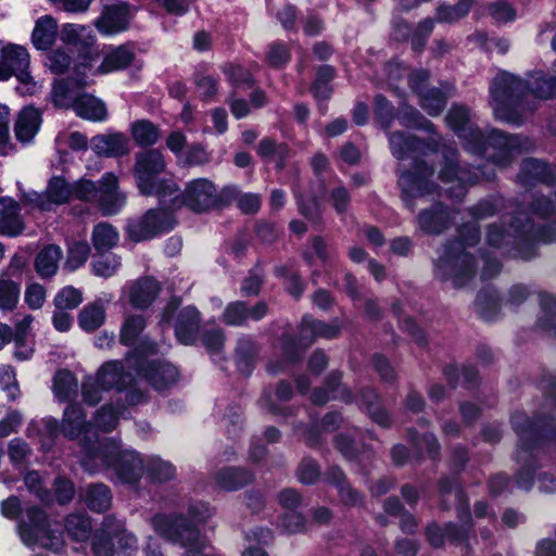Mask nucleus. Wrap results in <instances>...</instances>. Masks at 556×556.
<instances>
[{
  "mask_svg": "<svg viewBox=\"0 0 556 556\" xmlns=\"http://www.w3.org/2000/svg\"><path fill=\"white\" fill-rule=\"evenodd\" d=\"M216 201V188L206 178H198L190 181L182 194V203L194 212L207 211L215 205Z\"/></svg>",
  "mask_w": 556,
  "mask_h": 556,
  "instance_id": "21",
  "label": "nucleus"
},
{
  "mask_svg": "<svg viewBox=\"0 0 556 556\" xmlns=\"http://www.w3.org/2000/svg\"><path fill=\"white\" fill-rule=\"evenodd\" d=\"M427 536L431 545L439 547L444 543L445 539L453 542L459 541L463 533H460V530L453 525H447L444 530L437 525H432L427 529Z\"/></svg>",
  "mask_w": 556,
  "mask_h": 556,
  "instance_id": "54",
  "label": "nucleus"
},
{
  "mask_svg": "<svg viewBox=\"0 0 556 556\" xmlns=\"http://www.w3.org/2000/svg\"><path fill=\"white\" fill-rule=\"evenodd\" d=\"M63 256L59 245L45 247L36 256L35 268L41 278H48L56 274L59 263Z\"/></svg>",
  "mask_w": 556,
  "mask_h": 556,
  "instance_id": "36",
  "label": "nucleus"
},
{
  "mask_svg": "<svg viewBox=\"0 0 556 556\" xmlns=\"http://www.w3.org/2000/svg\"><path fill=\"white\" fill-rule=\"evenodd\" d=\"M71 199H73V187L61 176H53L43 192L30 191L23 195V202L40 211H52Z\"/></svg>",
  "mask_w": 556,
  "mask_h": 556,
  "instance_id": "17",
  "label": "nucleus"
},
{
  "mask_svg": "<svg viewBox=\"0 0 556 556\" xmlns=\"http://www.w3.org/2000/svg\"><path fill=\"white\" fill-rule=\"evenodd\" d=\"M248 319V308L245 304L240 301L228 304L223 315L224 323L231 326H241Z\"/></svg>",
  "mask_w": 556,
  "mask_h": 556,
  "instance_id": "59",
  "label": "nucleus"
},
{
  "mask_svg": "<svg viewBox=\"0 0 556 556\" xmlns=\"http://www.w3.org/2000/svg\"><path fill=\"white\" fill-rule=\"evenodd\" d=\"M17 534L28 547L40 546L56 552L62 543V534L52 528L47 514L36 506L25 509L17 522Z\"/></svg>",
  "mask_w": 556,
  "mask_h": 556,
  "instance_id": "10",
  "label": "nucleus"
},
{
  "mask_svg": "<svg viewBox=\"0 0 556 556\" xmlns=\"http://www.w3.org/2000/svg\"><path fill=\"white\" fill-rule=\"evenodd\" d=\"M62 432L70 439L80 440L84 450L81 465L91 473L111 469L121 483L129 486L138 483L144 469L159 482L175 476V468L168 462L156 456L143 460L134 450H123L114 439L100 441L93 426L85 422V414L77 404L65 408Z\"/></svg>",
  "mask_w": 556,
  "mask_h": 556,
  "instance_id": "1",
  "label": "nucleus"
},
{
  "mask_svg": "<svg viewBox=\"0 0 556 556\" xmlns=\"http://www.w3.org/2000/svg\"><path fill=\"white\" fill-rule=\"evenodd\" d=\"M165 161L157 150H148L137 155L135 176L142 194H155L162 203L167 197L176 194L178 188L173 180H159L157 175L164 172Z\"/></svg>",
  "mask_w": 556,
  "mask_h": 556,
  "instance_id": "9",
  "label": "nucleus"
},
{
  "mask_svg": "<svg viewBox=\"0 0 556 556\" xmlns=\"http://www.w3.org/2000/svg\"><path fill=\"white\" fill-rule=\"evenodd\" d=\"M113 539V533L105 531L103 522L101 530L97 531L92 539V552L94 556H114Z\"/></svg>",
  "mask_w": 556,
  "mask_h": 556,
  "instance_id": "57",
  "label": "nucleus"
},
{
  "mask_svg": "<svg viewBox=\"0 0 556 556\" xmlns=\"http://www.w3.org/2000/svg\"><path fill=\"white\" fill-rule=\"evenodd\" d=\"M72 187L73 198L96 202L104 215L116 214L126 202L125 194L118 190V178L112 173L102 176L99 187L88 179H80Z\"/></svg>",
  "mask_w": 556,
  "mask_h": 556,
  "instance_id": "11",
  "label": "nucleus"
},
{
  "mask_svg": "<svg viewBox=\"0 0 556 556\" xmlns=\"http://www.w3.org/2000/svg\"><path fill=\"white\" fill-rule=\"evenodd\" d=\"M135 142L140 147L153 146L160 139V129L147 119L136 121L130 127Z\"/></svg>",
  "mask_w": 556,
  "mask_h": 556,
  "instance_id": "42",
  "label": "nucleus"
},
{
  "mask_svg": "<svg viewBox=\"0 0 556 556\" xmlns=\"http://www.w3.org/2000/svg\"><path fill=\"white\" fill-rule=\"evenodd\" d=\"M340 332V326L337 323L326 324L305 316L301 324V343L308 345L314 338L323 337L326 339L334 338Z\"/></svg>",
  "mask_w": 556,
  "mask_h": 556,
  "instance_id": "31",
  "label": "nucleus"
},
{
  "mask_svg": "<svg viewBox=\"0 0 556 556\" xmlns=\"http://www.w3.org/2000/svg\"><path fill=\"white\" fill-rule=\"evenodd\" d=\"M448 214L441 206L434 211H424L418 217L420 229L428 233H440L447 224Z\"/></svg>",
  "mask_w": 556,
  "mask_h": 556,
  "instance_id": "44",
  "label": "nucleus"
},
{
  "mask_svg": "<svg viewBox=\"0 0 556 556\" xmlns=\"http://www.w3.org/2000/svg\"><path fill=\"white\" fill-rule=\"evenodd\" d=\"M84 498L87 506L97 513L109 509L112 503L111 491L106 485L102 483L89 485L86 489Z\"/></svg>",
  "mask_w": 556,
  "mask_h": 556,
  "instance_id": "40",
  "label": "nucleus"
},
{
  "mask_svg": "<svg viewBox=\"0 0 556 556\" xmlns=\"http://www.w3.org/2000/svg\"><path fill=\"white\" fill-rule=\"evenodd\" d=\"M130 18L129 5L116 1L103 8L102 14L94 25L102 35L112 36L126 30Z\"/></svg>",
  "mask_w": 556,
  "mask_h": 556,
  "instance_id": "22",
  "label": "nucleus"
},
{
  "mask_svg": "<svg viewBox=\"0 0 556 556\" xmlns=\"http://www.w3.org/2000/svg\"><path fill=\"white\" fill-rule=\"evenodd\" d=\"M143 346L148 350V352L144 354L146 359L140 362L138 361V358H140L143 354V351L141 350H136V352L127 359L129 364L138 363V375L143 377L151 386L157 390H163L175 383L178 377L176 367L159 358H148L155 352L154 344H147L144 342Z\"/></svg>",
  "mask_w": 556,
  "mask_h": 556,
  "instance_id": "14",
  "label": "nucleus"
},
{
  "mask_svg": "<svg viewBox=\"0 0 556 556\" xmlns=\"http://www.w3.org/2000/svg\"><path fill=\"white\" fill-rule=\"evenodd\" d=\"M173 227L169 208L150 210L141 218L129 223L127 230L135 241L148 240Z\"/></svg>",
  "mask_w": 556,
  "mask_h": 556,
  "instance_id": "18",
  "label": "nucleus"
},
{
  "mask_svg": "<svg viewBox=\"0 0 556 556\" xmlns=\"http://www.w3.org/2000/svg\"><path fill=\"white\" fill-rule=\"evenodd\" d=\"M256 353L257 349L252 339L242 338L239 340L236 352V362L239 370L244 375L251 372Z\"/></svg>",
  "mask_w": 556,
  "mask_h": 556,
  "instance_id": "47",
  "label": "nucleus"
},
{
  "mask_svg": "<svg viewBox=\"0 0 556 556\" xmlns=\"http://www.w3.org/2000/svg\"><path fill=\"white\" fill-rule=\"evenodd\" d=\"M173 227L169 208L150 210L141 218L129 223L127 230L135 241L148 240Z\"/></svg>",
  "mask_w": 556,
  "mask_h": 556,
  "instance_id": "20",
  "label": "nucleus"
},
{
  "mask_svg": "<svg viewBox=\"0 0 556 556\" xmlns=\"http://www.w3.org/2000/svg\"><path fill=\"white\" fill-rule=\"evenodd\" d=\"M23 230V224L18 217V204L12 198L0 199V233L17 236Z\"/></svg>",
  "mask_w": 556,
  "mask_h": 556,
  "instance_id": "30",
  "label": "nucleus"
},
{
  "mask_svg": "<svg viewBox=\"0 0 556 556\" xmlns=\"http://www.w3.org/2000/svg\"><path fill=\"white\" fill-rule=\"evenodd\" d=\"M510 231H504L497 225H490L486 232V243L503 254L522 260H530L535 255L538 243H549L552 238L543 233H532V225L522 223L521 225L511 224Z\"/></svg>",
  "mask_w": 556,
  "mask_h": 556,
  "instance_id": "8",
  "label": "nucleus"
},
{
  "mask_svg": "<svg viewBox=\"0 0 556 556\" xmlns=\"http://www.w3.org/2000/svg\"><path fill=\"white\" fill-rule=\"evenodd\" d=\"M65 529L72 539L85 541L89 538L92 527L85 514H72L65 520Z\"/></svg>",
  "mask_w": 556,
  "mask_h": 556,
  "instance_id": "48",
  "label": "nucleus"
},
{
  "mask_svg": "<svg viewBox=\"0 0 556 556\" xmlns=\"http://www.w3.org/2000/svg\"><path fill=\"white\" fill-rule=\"evenodd\" d=\"M105 318V303L102 299H97L79 312L78 325L84 331L92 332L104 324Z\"/></svg>",
  "mask_w": 556,
  "mask_h": 556,
  "instance_id": "35",
  "label": "nucleus"
},
{
  "mask_svg": "<svg viewBox=\"0 0 556 556\" xmlns=\"http://www.w3.org/2000/svg\"><path fill=\"white\" fill-rule=\"evenodd\" d=\"M251 480V473L241 468H224L216 475L217 485L226 491H233L242 488Z\"/></svg>",
  "mask_w": 556,
  "mask_h": 556,
  "instance_id": "39",
  "label": "nucleus"
},
{
  "mask_svg": "<svg viewBox=\"0 0 556 556\" xmlns=\"http://www.w3.org/2000/svg\"><path fill=\"white\" fill-rule=\"evenodd\" d=\"M42 124V112L35 106L21 110L15 122V136L22 142H30Z\"/></svg>",
  "mask_w": 556,
  "mask_h": 556,
  "instance_id": "25",
  "label": "nucleus"
},
{
  "mask_svg": "<svg viewBox=\"0 0 556 556\" xmlns=\"http://www.w3.org/2000/svg\"><path fill=\"white\" fill-rule=\"evenodd\" d=\"M357 403L367 407L370 417L381 426L389 425V415L379 405V397L372 390L361 393Z\"/></svg>",
  "mask_w": 556,
  "mask_h": 556,
  "instance_id": "51",
  "label": "nucleus"
},
{
  "mask_svg": "<svg viewBox=\"0 0 556 556\" xmlns=\"http://www.w3.org/2000/svg\"><path fill=\"white\" fill-rule=\"evenodd\" d=\"M30 55L26 48L10 43L1 49L0 81L15 77L18 81L17 90L23 94H35L41 86L30 75L28 68Z\"/></svg>",
  "mask_w": 556,
  "mask_h": 556,
  "instance_id": "12",
  "label": "nucleus"
},
{
  "mask_svg": "<svg viewBox=\"0 0 556 556\" xmlns=\"http://www.w3.org/2000/svg\"><path fill=\"white\" fill-rule=\"evenodd\" d=\"M144 328L146 320L141 315L126 316L119 331L121 343L124 345H134Z\"/></svg>",
  "mask_w": 556,
  "mask_h": 556,
  "instance_id": "46",
  "label": "nucleus"
},
{
  "mask_svg": "<svg viewBox=\"0 0 556 556\" xmlns=\"http://www.w3.org/2000/svg\"><path fill=\"white\" fill-rule=\"evenodd\" d=\"M59 35L56 20L51 15L39 17L31 33V42L38 50H48L55 42Z\"/></svg>",
  "mask_w": 556,
  "mask_h": 556,
  "instance_id": "26",
  "label": "nucleus"
},
{
  "mask_svg": "<svg viewBox=\"0 0 556 556\" xmlns=\"http://www.w3.org/2000/svg\"><path fill=\"white\" fill-rule=\"evenodd\" d=\"M53 391L60 402L70 400L77 391V381L68 370H59L53 380Z\"/></svg>",
  "mask_w": 556,
  "mask_h": 556,
  "instance_id": "45",
  "label": "nucleus"
},
{
  "mask_svg": "<svg viewBox=\"0 0 556 556\" xmlns=\"http://www.w3.org/2000/svg\"><path fill=\"white\" fill-rule=\"evenodd\" d=\"M468 12L467 4L465 2H458L455 5L439 7L437 16L440 22L452 23L467 15Z\"/></svg>",
  "mask_w": 556,
  "mask_h": 556,
  "instance_id": "62",
  "label": "nucleus"
},
{
  "mask_svg": "<svg viewBox=\"0 0 556 556\" xmlns=\"http://www.w3.org/2000/svg\"><path fill=\"white\" fill-rule=\"evenodd\" d=\"M132 381L130 374L125 372L124 365L118 361L103 364L93 377L83 383L84 401L96 405L102 400L103 392L112 389L122 390Z\"/></svg>",
  "mask_w": 556,
  "mask_h": 556,
  "instance_id": "13",
  "label": "nucleus"
},
{
  "mask_svg": "<svg viewBox=\"0 0 556 556\" xmlns=\"http://www.w3.org/2000/svg\"><path fill=\"white\" fill-rule=\"evenodd\" d=\"M121 266V261L116 255L110 254L100 257L92 263V271L96 276L109 278L112 277Z\"/></svg>",
  "mask_w": 556,
  "mask_h": 556,
  "instance_id": "60",
  "label": "nucleus"
},
{
  "mask_svg": "<svg viewBox=\"0 0 556 556\" xmlns=\"http://www.w3.org/2000/svg\"><path fill=\"white\" fill-rule=\"evenodd\" d=\"M91 149L99 155L122 156L130 151L129 139L121 132L98 135L91 139Z\"/></svg>",
  "mask_w": 556,
  "mask_h": 556,
  "instance_id": "24",
  "label": "nucleus"
},
{
  "mask_svg": "<svg viewBox=\"0 0 556 556\" xmlns=\"http://www.w3.org/2000/svg\"><path fill=\"white\" fill-rule=\"evenodd\" d=\"M105 531L113 533L114 539L117 540L118 549L125 556H130L138 551V540L136 535L125 529L123 520H117L113 517L104 519Z\"/></svg>",
  "mask_w": 556,
  "mask_h": 556,
  "instance_id": "29",
  "label": "nucleus"
},
{
  "mask_svg": "<svg viewBox=\"0 0 556 556\" xmlns=\"http://www.w3.org/2000/svg\"><path fill=\"white\" fill-rule=\"evenodd\" d=\"M0 387L5 392L9 400H15L20 395V389L16 381V374L9 365L0 367Z\"/></svg>",
  "mask_w": 556,
  "mask_h": 556,
  "instance_id": "58",
  "label": "nucleus"
},
{
  "mask_svg": "<svg viewBox=\"0 0 556 556\" xmlns=\"http://www.w3.org/2000/svg\"><path fill=\"white\" fill-rule=\"evenodd\" d=\"M75 113L85 119L103 122L108 117L105 104L89 93H83L74 103Z\"/></svg>",
  "mask_w": 556,
  "mask_h": 556,
  "instance_id": "34",
  "label": "nucleus"
},
{
  "mask_svg": "<svg viewBox=\"0 0 556 556\" xmlns=\"http://www.w3.org/2000/svg\"><path fill=\"white\" fill-rule=\"evenodd\" d=\"M458 237L442 249L435 262V275L456 287L464 286L476 273V260L469 249L477 243L479 230L475 224H468L458 229Z\"/></svg>",
  "mask_w": 556,
  "mask_h": 556,
  "instance_id": "7",
  "label": "nucleus"
},
{
  "mask_svg": "<svg viewBox=\"0 0 556 556\" xmlns=\"http://www.w3.org/2000/svg\"><path fill=\"white\" fill-rule=\"evenodd\" d=\"M400 123L406 127L424 128L432 130V124L425 119L420 113L413 106L403 105L399 113Z\"/></svg>",
  "mask_w": 556,
  "mask_h": 556,
  "instance_id": "56",
  "label": "nucleus"
},
{
  "mask_svg": "<svg viewBox=\"0 0 556 556\" xmlns=\"http://www.w3.org/2000/svg\"><path fill=\"white\" fill-rule=\"evenodd\" d=\"M329 481L337 484L341 501L346 505H356L361 501L359 494L349 484L344 483V476L340 468L329 471Z\"/></svg>",
  "mask_w": 556,
  "mask_h": 556,
  "instance_id": "52",
  "label": "nucleus"
},
{
  "mask_svg": "<svg viewBox=\"0 0 556 556\" xmlns=\"http://www.w3.org/2000/svg\"><path fill=\"white\" fill-rule=\"evenodd\" d=\"M446 123L463 140L467 151L484 155L498 167L507 166L515 152L522 149L519 137H508L495 129L482 132L475 126L470 111L464 105H453L446 115Z\"/></svg>",
  "mask_w": 556,
  "mask_h": 556,
  "instance_id": "4",
  "label": "nucleus"
},
{
  "mask_svg": "<svg viewBox=\"0 0 556 556\" xmlns=\"http://www.w3.org/2000/svg\"><path fill=\"white\" fill-rule=\"evenodd\" d=\"M429 78L427 71L420 70L409 74L408 84L413 92L417 93L420 106L431 116L439 115L445 104L447 98L452 96V87L444 86V89L426 88Z\"/></svg>",
  "mask_w": 556,
  "mask_h": 556,
  "instance_id": "16",
  "label": "nucleus"
},
{
  "mask_svg": "<svg viewBox=\"0 0 556 556\" xmlns=\"http://www.w3.org/2000/svg\"><path fill=\"white\" fill-rule=\"evenodd\" d=\"M214 509L205 503L191 504L188 518L182 515L157 513L151 518L154 532L165 541L185 549L182 556H219L210 542L200 534L197 525L208 520Z\"/></svg>",
  "mask_w": 556,
  "mask_h": 556,
  "instance_id": "6",
  "label": "nucleus"
},
{
  "mask_svg": "<svg viewBox=\"0 0 556 556\" xmlns=\"http://www.w3.org/2000/svg\"><path fill=\"white\" fill-rule=\"evenodd\" d=\"M21 295L20 285L10 279L0 280V311L12 312L17 306Z\"/></svg>",
  "mask_w": 556,
  "mask_h": 556,
  "instance_id": "49",
  "label": "nucleus"
},
{
  "mask_svg": "<svg viewBox=\"0 0 556 556\" xmlns=\"http://www.w3.org/2000/svg\"><path fill=\"white\" fill-rule=\"evenodd\" d=\"M25 303L30 309H39L46 302V289L38 282L30 283L25 290Z\"/></svg>",
  "mask_w": 556,
  "mask_h": 556,
  "instance_id": "63",
  "label": "nucleus"
},
{
  "mask_svg": "<svg viewBox=\"0 0 556 556\" xmlns=\"http://www.w3.org/2000/svg\"><path fill=\"white\" fill-rule=\"evenodd\" d=\"M341 379V375L338 372H333L330 375V377L327 380V391L323 389L315 390L312 394V401L315 404H325L330 399H340L343 401H351V394L350 392L343 388L340 387L339 381Z\"/></svg>",
  "mask_w": 556,
  "mask_h": 556,
  "instance_id": "38",
  "label": "nucleus"
},
{
  "mask_svg": "<svg viewBox=\"0 0 556 556\" xmlns=\"http://www.w3.org/2000/svg\"><path fill=\"white\" fill-rule=\"evenodd\" d=\"M53 302L56 309H74L83 302V293L72 286H66L55 294Z\"/></svg>",
  "mask_w": 556,
  "mask_h": 556,
  "instance_id": "55",
  "label": "nucleus"
},
{
  "mask_svg": "<svg viewBox=\"0 0 556 556\" xmlns=\"http://www.w3.org/2000/svg\"><path fill=\"white\" fill-rule=\"evenodd\" d=\"M199 328V312L193 306L182 308L175 324L177 340L182 344H191Z\"/></svg>",
  "mask_w": 556,
  "mask_h": 556,
  "instance_id": "27",
  "label": "nucleus"
},
{
  "mask_svg": "<svg viewBox=\"0 0 556 556\" xmlns=\"http://www.w3.org/2000/svg\"><path fill=\"white\" fill-rule=\"evenodd\" d=\"M118 238V232L112 225L100 223L92 230L91 241L96 251L103 252L115 247Z\"/></svg>",
  "mask_w": 556,
  "mask_h": 556,
  "instance_id": "43",
  "label": "nucleus"
},
{
  "mask_svg": "<svg viewBox=\"0 0 556 556\" xmlns=\"http://www.w3.org/2000/svg\"><path fill=\"white\" fill-rule=\"evenodd\" d=\"M60 37L64 43L84 50L77 71L80 72V67L84 72L91 71L93 62L99 59V51L93 47L96 36L92 28L87 25L66 23L61 28Z\"/></svg>",
  "mask_w": 556,
  "mask_h": 556,
  "instance_id": "15",
  "label": "nucleus"
},
{
  "mask_svg": "<svg viewBox=\"0 0 556 556\" xmlns=\"http://www.w3.org/2000/svg\"><path fill=\"white\" fill-rule=\"evenodd\" d=\"M173 227L169 208L150 210L141 218L129 223L127 230L135 241L148 240Z\"/></svg>",
  "mask_w": 556,
  "mask_h": 556,
  "instance_id": "19",
  "label": "nucleus"
},
{
  "mask_svg": "<svg viewBox=\"0 0 556 556\" xmlns=\"http://www.w3.org/2000/svg\"><path fill=\"white\" fill-rule=\"evenodd\" d=\"M135 61V52L127 46H119L108 52L94 71L99 74H108L115 71H122L132 64Z\"/></svg>",
  "mask_w": 556,
  "mask_h": 556,
  "instance_id": "32",
  "label": "nucleus"
},
{
  "mask_svg": "<svg viewBox=\"0 0 556 556\" xmlns=\"http://www.w3.org/2000/svg\"><path fill=\"white\" fill-rule=\"evenodd\" d=\"M511 424L519 438L516 457L519 463H523L516 476L517 486L529 491L536 483L541 492H555V469L547 465H539L540 442L547 435L545 425L541 421H530L523 413L513 415Z\"/></svg>",
  "mask_w": 556,
  "mask_h": 556,
  "instance_id": "5",
  "label": "nucleus"
},
{
  "mask_svg": "<svg viewBox=\"0 0 556 556\" xmlns=\"http://www.w3.org/2000/svg\"><path fill=\"white\" fill-rule=\"evenodd\" d=\"M389 140L393 156L399 160L415 159L414 169L404 172L399 177L403 200L407 206H410L413 199L422 198L435 191L434 182L430 181V178L434 176V170L427 166L428 161L418 160L414 155L416 151H420L430 161L438 159L442 161L439 178L443 184L452 185L445 190L451 198L459 199L464 197L466 186L475 184L479 179L477 174H471L456 165L457 152L453 148L444 147L439 152H434L433 155H429L426 151L430 149L428 146L407 138L402 132L391 134Z\"/></svg>",
  "mask_w": 556,
  "mask_h": 556,
  "instance_id": "2",
  "label": "nucleus"
},
{
  "mask_svg": "<svg viewBox=\"0 0 556 556\" xmlns=\"http://www.w3.org/2000/svg\"><path fill=\"white\" fill-rule=\"evenodd\" d=\"M159 293V285L152 278L135 281L129 289V301L137 308L148 307Z\"/></svg>",
  "mask_w": 556,
  "mask_h": 556,
  "instance_id": "33",
  "label": "nucleus"
},
{
  "mask_svg": "<svg viewBox=\"0 0 556 556\" xmlns=\"http://www.w3.org/2000/svg\"><path fill=\"white\" fill-rule=\"evenodd\" d=\"M125 407L113 408L111 405L101 407L94 417L97 429L109 432L116 428L121 417H124Z\"/></svg>",
  "mask_w": 556,
  "mask_h": 556,
  "instance_id": "50",
  "label": "nucleus"
},
{
  "mask_svg": "<svg viewBox=\"0 0 556 556\" xmlns=\"http://www.w3.org/2000/svg\"><path fill=\"white\" fill-rule=\"evenodd\" d=\"M81 94L79 87L73 79H62L54 83L51 100L58 108H72L74 110V103Z\"/></svg>",
  "mask_w": 556,
  "mask_h": 556,
  "instance_id": "37",
  "label": "nucleus"
},
{
  "mask_svg": "<svg viewBox=\"0 0 556 556\" xmlns=\"http://www.w3.org/2000/svg\"><path fill=\"white\" fill-rule=\"evenodd\" d=\"M72 58L66 49L59 48L50 52L47 56V66L55 74L64 73L71 65Z\"/></svg>",
  "mask_w": 556,
  "mask_h": 556,
  "instance_id": "61",
  "label": "nucleus"
},
{
  "mask_svg": "<svg viewBox=\"0 0 556 556\" xmlns=\"http://www.w3.org/2000/svg\"><path fill=\"white\" fill-rule=\"evenodd\" d=\"M519 180L522 185H528L532 180L551 185L556 182V166L552 167L539 160H526L522 163Z\"/></svg>",
  "mask_w": 556,
  "mask_h": 556,
  "instance_id": "28",
  "label": "nucleus"
},
{
  "mask_svg": "<svg viewBox=\"0 0 556 556\" xmlns=\"http://www.w3.org/2000/svg\"><path fill=\"white\" fill-rule=\"evenodd\" d=\"M542 191L534 193L532 202L530 204V212L519 211L518 216L514 217V223H527L532 225V233H543L546 237L552 238V241L556 238L555 231L552 229H534V222L530 219L529 214L538 216L540 218H546L556 212V204L544 198Z\"/></svg>",
  "mask_w": 556,
  "mask_h": 556,
  "instance_id": "23",
  "label": "nucleus"
},
{
  "mask_svg": "<svg viewBox=\"0 0 556 556\" xmlns=\"http://www.w3.org/2000/svg\"><path fill=\"white\" fill-rule=\"evenodd\" d=\"M257 153L268 163H275L278 168L285 164L289 156V148L285 143H277L269 138H264L257 148Z\"/></svg>",
  "mask_w": 556,
  "mask_h": 556,
  "instance_id": "41",
  "label": "nucleus"
},
{
  "mask_svg": "<svg viewBox=\"0 0 556 556\" xmlns=\"http://www.w3.org/2000/svg\"><path fill=\"white\" fill-rule=\"evenodd\" d=\"M489 13L497 23H507L516 18L515 9L504 1L491 3L489 5Z\"/></svg>",
  "mask_w": 556,
  "mask_h": 556,
  "instance_id": "64",
  "label": "nucleus"
},
{
  "mask_svg": "<svg viewBox=\"0 0 556 556\" xmlns=\"http://www.w3.org/2000/svg\"><path fill=\"white\" fill-rule=\"evenodd\" d=\"M90 254L89 244L85 241L73 242L68 247L65 268L74 271L81 267L88 260Z\"/></svg>",
  "mask_w": 556,
  "mask_h": 556,
  "instance_id": "53",
  "label": "nucleus"
},
{
  "mask_svg": "<svg viewBox=\"0 0 556 556\" xmlns=\"http://www.w3.org/2000/svg\"><path fill=\"white\" fill-rule=\"evenodd\" d=\"M556 98V77L542 71L523 80L508 72H498L490 84V104L496 119L520 124L523 115L536 109L535 100Z\"/></svg>",
  "mask_w": 556,
  "mask_h": 556,
  "instance_id": "3",
  "label": "nucleus"
}]
</instances>
